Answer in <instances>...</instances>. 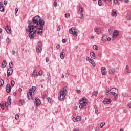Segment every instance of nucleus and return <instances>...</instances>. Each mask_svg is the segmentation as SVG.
Here are the masks:
<instances>
[{
  "label": "nucleus",
  "instance_id": "de8ad7c7",
  "mask_svg": "<svg viewBox=\"0 0 131 131\" xmlns=\"http://www.w3.org/2000/svg\"><path fill=\"white\" fill-rule=\"evenodd\" d=\"M54 7H57L58 6V3H57V2H54V4H53Z\"/></svg>",
  "mask_w": 131,
  "mask_h": 131
},
{
  "label": "nucleus",
  "instance_id": "e2e57ef3",
  "mask_svg": "<svg viewBox=\"0 0 131 131\" xmlns=\"http://www.w3.org/2000/svg\"><path fill=\"white\" fill-rule=\"evenodd\" d=\"M107 41H110L111 40V38H110V37H107Z\"/></svg>",
  "mask_w": 131,
  "mask_h": 131
},
{
  "label": "nucleus",
  "instance_id": "58836bf2",
  "mask_svg": "<svg viewBox=\"0 0 131 131\" xmlns=\"http://www.w3.org/2000/svg\"><path fill=\"white\" fill-rule=\"evenodd\" d=\"M105 122H103V123H101L100 124V128H103V126H104V125H105Z\"/></svg>",
  "mask_w": 131,
  "mask_h": 131
},
{
  "label": "nucleus",
  "instance_id": "f8f14e48",
  "mask_svg": "<svg viewBox=\"0 0 131 131\" xmlns=\"http://www.w3.org/2000/svg\"><path fill=\"white\" fill-rule=\"evenodd\" d=\"M108 37V35H102V40L104 42H106V41H107V38Z\"/></svg>",
  "mask_w": 131,
  "mask_h": 131
},
{
  "label": "nucleus",
  "instance_id": "ddd939ff",
  "mask_svg": "<svg viewBox=\"0 0 131 131\" xmlns=\"http://www.w3.org/2000/svg\"><path fill=\"white\" fill-rule=\"evenodd\" d=\"M116 36H118V31L115 30L113 33V38H115Z\"/></svg>",
  "mask_w": 131,
  "mask_h": 131
},
{
  "label": "nucleus",
  "instance_id": "6e6d98bb",
  "mask_svg": "<svg viewBox=\"0 0 131 131\" xmlns=\"http://www.w3.org/2000/svg\"><path fill=\"white\" fill-rule=\"evenodd\" d=\"M57 31H60L61 30V28L60 27H58L57 28Z\"/></svg>",
  "mask_w": 131,
  "mask_h": 131
},
{
  "label": "nucleus",
  "instance_id": "f704fd0d",
  "mask_svg": "<svg viewBox=\"0 0 131 131\" xmlns=\"http://www.w3.org/2000/svg\"><path fill=\"white\" fill-rule=\"evenodd\" d=\"M11 85L13 87L15 85V81L12 80L11 82Z\"/></svg>",
  "mask_w": 131,
  "mask_h": 131
},
{
  "label": "nucleus",
  "instance_id": "a211bd4d",
  "mask_svg": "<svg viewBox=\"0 0 131 131\" xmlns=\"http://www.w3.org/2000/svg\"><path fill=\"white\" fill-rule=\"evenodd\" d=\"M112 16L114 17H116L117 16V13H116V10L115 9H113L112 12Z\"/></svg>",
  "mask_w": 131,
  "mask_h": 131
},
{
  "label": "nucleus",
  "instance_id": "4c0bfd02",
  "mask_svg": "<svg viewBox=\"0 0 131 131\" xmlns=\"http://www.w3.org/2000/svg\"><path fill=\"white\" fill-rule=\"evenodd\" d=\"M9 68H12L13 67V62H10L9 64Z\"/></svg>",
  "mask_w": 131,
  "mask_h": 131
},
{
  "label": "nucleus",
  "instance_id": "72a5a7b5",
  "mask_svg": "<svg viewBox=\"0 0 131 131\" xmlns=\"http://www.w3.org/2000/svg\"><path fill=\"white\" fill-rule=\"evenodd\" d=\"M93 50H98V47L97 46V45H94L93 46Z\"/></svg>",
  "mask_w": 131,
  "mask_h": 131
},
{
  "label": "nucleus",
  "instance_id": "69168bd1",
  "mask_svg": "<svg viewBox=\"0 0 131 131\" xmlns=\"http://www.w3.org/2000/svg\"><path fill=\"white\" fill-rule=\"evenodd\" d=\"M56 49H60V45L58 44L56 46Z\"/></svg>",
  "mask_w": 131,
  "mask_h": 131
},
{
  "label": "nucleus",
  "instance_id": "5fc2aeb1",
  "mask_svg": "<svg viewBox=\"0 0 131 131\" xmlns=\"http://www.w3.org/2000/svg\"><path fill=\"white\" fill-rule=\"evenodd\" d=\"M46 63H49V58L46 57Z\"/></svg>",
  "mask_w": 131,
  "mask_h": 131
},
{
  "label": "nucleus",
  "instance_id": "423d86ee",
  "mask_svg": "<svg viewBox=\"0 0 131 131\" xmlns=\"http://www.w3.org/2000/svg\"><path fill=\"white\" fill-rule=\"evenodd\" d=\"M110 93L114 96L115 100H117V96H118V90L116 88H112L110 89Z\"/></svg>",
  "mask_w": 131,
  "mask_h": 131
},
{
  "label": "nucleus",
  "instance_id": "2f4dec72",
  "mask_svg": "<svg viewBox=\"0 0 131 131\" xmlns=\"http://www.w3.org/2000/svg\"><path fill=\"white\" fill-rule=\"evenodd\" d=\"M8 102H9V105H11V103H12V101L11 100V96H8Z\"/></svg>",
  "mask_w": 131,
  "mask_h": 131
},
{
  "label": "nucleus",
  "instance_id": "0eeeda50",
  "mask_svg": "<svg viewBox=\"0 0 131 131\" xmlns=\"http://www.w3.org/2000/svg\"><path fill=\"white\" fill-rule=\"evenodd\" d=\"M6 90L7 93H8V94L11 93V91H12V88H11V85H10V84H7L6 85Z\"/></svg>",
  "mask_w": 131,
  "mask_h": 131
},
{
  "label": "nucleus",
  "instance_id": "8fccbe9b",
  "mask_svg": "<svg viewBox=\"0 0 131 131\" xmlns=\"http://www.w3.org/2000/svg\"><path fill=\"white\" fill-rule=\"evenodd\" d=\"M0 106H1V109H4V104H2V103H1Z\"/></svg>",
  "mask_w": 131,
  "mask_h": 131
},
{
  "label": "nucleus",
  "instance_id": "49530a36",
  "mask_svg": "<svg viewBox=\"0 0 131 131\" xmlns=\"http://www.w3.org/2000/svg\"><path fill=\"white\" fill-rule=\"evenodd\" d=\"M92 59L90 58V57L86 56V61H88V62H89Z\"/></svg>",
  "mask_w": 131,
  "mask_h": 131
},
{
  "label": "nucleus",
  "instance_id": "6e6552de",
  "mask_svg": "<svg viewBox=\"0 0 131 131\" xmlns=\"http://www.w3.org/2000/svg\"><path fill=\"white\" fill-rule=\"evenodd\" d=\"M13 74V69L12 68H9L7 70V77H9V76H11Z\"/></svg>",
  "mask_w": 131,
  "mask_h": 131
},
{
  "label": "nucleus",
  "instance_id": "4468645a",
  "mask_svg": "<svg viewBox=\"0 0 131 131\" xmlns=\"http://www.w3.org/2000/svg\"><path fill=\"white\" fill-rule=\"evenodd\" d=\"M101 70L102 75H106V71H105V70H106V68H105V67H102L101 68Z\"/></svg>",
  "mask_w": 131,
  "mask_h": 131
},
{
  "label": "nucleus",
  "instance_id": "0e129e2a",
  "mask_svg": "<svg viewBox=\"0 0 131 131\" xmlns=\"http://www.w3.org/2000/svg\"><path fill=\"white\" fill-rule=\"evenodd\" d=\"M94 129H95V131H99V128H98V127H95L94 128Z\"/></svg>",
  "mask_w": 131,
  "mask_h": 131
},
{
  "label": "nucleus",
  "instance_id": "6ab92c4d",
  "mask_svg": "<svg viewBox=\"0 0 131 131\" xmlns=\"http://www.w3.org/2000/svg\"><path fill=\"white\" fill-rule=\"evenodd\" d=\"M90 57H91L92 59H96V55L94 52H90Z\"/></svg>",
  "mask_w": 131,
  "mask_h": 131
},
{
  "label": "nucleus",
  "instance_id": "f03ea898",
  "mask_svg": "<svg viewBox=\"0 0 131 131\" xmlns=\"http://www.w3.org/2000/svg\"><path fill=\"white\" fill-rule=\"evenodd\" d=\"M67 95V86H64L59 92L58 99L59 101H63Z\"/></svg>",
  "mask_w": 131,
  "mask_h": 131
},
{
  "label": "nucleus",
  "instance_id": "4d7b16f0",
  "mask_svg": "<svg viewBox=\"0 0 131 131\" xmlns=\"http://www.w3.org/2000/svg\"><path fill=\"white\" fill-rule=\"evenodd\" d=\"M7 4H8V1L5 0V1H4V5H7Z\"/></svg>",
  "mask_w": 131,
  "mask_h": 131
},
{
  "label": "nucleus",
  "instance_id": "2eb2a0df",
  "mask_svg": "<svg viewBox=\"0 0 131 131\" xmlns=\"http://www.w3.org/2000/svg\"><path fill=\"white\" fill-rule=\"evenodd\" d=\"M109 74L113 75L115 73V69L114 68H112L109 70Z\"/></svg>",
  "mask_w": 131,
  "mask_h": 131
},
{
  "label": "nucleus",
  "instance_id": "393cba45",
  "mask_svg": "<svg viewBox=\"0 0 131 131\" xmlns=\"http://www.w3.org/2000/svg\"><path fill=\"white\" fill-rule=\"evenodd\" d=\"M4 85V80L3 79H0V86H3Z\"/></svg>",
  "mask_w": 131,
  "mask_h": 131
},
{
  "label": "nucleus",
  "instance_id": "7ed1b4c3",
  "mask_svg": "<svg viewBox=\"0 0 131 131\" xmlns=\"http://www.w3.org/2000/svg\"><path fill=\"white\" fill-rule=\"evenodd\" d=\"M79 108L80 109H82V108H84L86 105H88V102H86V99L85 97L82 98L80 99L79 101Z\"/></svg>",
  "mask_w": 131,
  "mask_h": 131
},
{
  "label": "nucleus",
  "instance_id": "bf43d9fd",
  "mask_svg": "<svg viewBox=\"0 0 131 131\" xmlns=\"http://www.w3.org/2000/svg\"><path fill=\"white\" fill-rule=\"evenodd\" d=\"M47 100L49 103H51V98L50 97H48Z\"/></svg>",
  "mask_w": 131,
  "mask_h": 131
},
{
  "label": "nucleus",
  "instance_id": "a18cd8bd",
  "mask_svg": "<svg viewBox=\"0 0 131 131\" xmlns=\"http://www.w3.org/2000/svg\"><path fill=\"white\" fill-rule=\"evenodd\" d=\"M95 108V113L96 114H98L99 113V111L98 110V108L97 107H94Z\"/></svg>",
  "mask_w": 131,
  "mask_h": 131
},
{
  "label": "nucleus",
  "instance_id": "412c9836",
  "mask_svg": "<svg viewBox=\"0 0 131 131\" xmlns=\"http://www.w3.org/2000/svg\"><path fill=\"white\" fill-rule=\"evenodd\" d=\"M33 76L34 78L37 77V76H38V75L37 74V72H36V71L34 70V71L33 72Z\"/></svg>",
  "mask_w": 131,
  "mask_h": 131
},
{
  "label": "nucleus",
  "instance_id": "c9c22d12",
  "mask_svg": "<svg viewBox=\"0 0 131 131\" xmlns=\"http://www.w3.org/2000/svg\"><path fill=\"white\" fill-rule=\"evenodd\" d=\"M9 104H10V102H9V101H8L7 102H5L4 105L5 106V107H9Z\"/></svg>",
  "mask_w": 131,
  "mask_h": 131
},
{
  "label": "nucleus",
  "instance_id": "9d476101",
  "mask_svg": "<svg viewBox=\"0 0 131 131\" xmlns=\"http://www.w3.org/2000/svg\"><path fill=\"white\" fill-rule=\"evenodd\" d=\"M5 30L6 31V32L7 33H11V32H12V30H11V27H10V26H7L6 27H5Z\"/></svg>",
  "mask_w": 131,
  "mask_h": 131
},
{
  "label": "nucleus",
  "instance_id": "c756f323",
  "mask_svg": "<svg viewBox=\"0 0 131 131\" xmlns=\"http://www.w3.org/2000/svg\"><path fill=\"white\" fill-rule=\"evenodd\" d=\"M0 11L1 12L5 11V7L4 6H0Z\"/></svg>",
  "mask_w": 131,
  "mask_h": 131
},
{
  "label": "nucleus",
  "instance_id": "603ef678",
  "mask_svg": "<svg viewBox=\"0 0 131 131\" xmlns=\"http://www.w3.org/2000/svg\"><path fill=\"white\" fill-rule=\"evenodd\" d=\"M12 55H15L16 54V51L15 50H13L11 52Z\"/></svg>",
  "mask_w": 131,
  "mask_h": 131
},
{
  "label": "nucleus",
  "instance_id": "a878e982",
  "mask_svg": "<svg viewBox=\"0 0 131 131\" xmlns=\"http://www.w3.org/2000/svg\"><path fill=\"white\" fill-rule=\"evenodd\" d=\"M38 47H40V48H41L42 47V42L41 41H39L38 42Z\"/></svg>",
  "mask_w": 131,
  "mask_h": 131
},
{
  "label": "nucleus",
  "instance_id": "5701e85b",
  "mask_svg": "<svg viewBox=\"0 0 131 131\" xmlns=\"http://www.w3.org/2000/svg\"><path fill=\"white\" fill-rule=\"evenodd\" d=\"M7 66V61L6 60H4L3 63H2V67L3 68H5Z\"/></svg>",
  "mask_w": 131,
  "mask_h": 131
},
{
  "label": "nucleus",
  "instance_id": "473e14b6",
  "mask_svg": "<svg viewBox=\"0 0 131 131\" xmlns=\"http://www.w3.org/2000/svg\"><path fill=\"white\" fill-rule=\"evenodd\" d=\"M47 75H48V80H51V74H50V73H47Z\"/></svg>",
  "mask_w": 131,
  "mask_h": 131
},
{
  "label": "nucleus",
  "instance_id": "9b49d317",
  "mask_svg": "<svg viewBox=\"0 0 131 131\" xmlns=\"http://www.w3.org/2000/svg\"><path fill=\"white\" fill-rule=\"evenodd\" d=\"M94 31L97 33V34H100L101 33V29L99 28H95Z\"/></svg>",
  "mask_w": 131,
  "mask_h": 131
},
{
  "label": "nucleus",
  "instance_id": "dca6fc26",
  "mask_svg": "<svg viewBox=\"0 0 131 131\" xmlns=\"http://www.w3.org/2000/svg\"><path fill=\"white\" fill-rule=\"evenodd\" d=\"M35 105L36 106H39V105H40V100H39V99H35Z\"/></svg>",
  "mask_w": 131,
  "mask_h": 131
},
{
  "label": "nucleus",
  "instance_id": "7c9ffc66",
  "mask_svg": "<svg viewBox=\"0 0 131 131\" xmlns=\"http://www.w3.org/2000/svg\"><path fill=\"white\" fill-rule=\"evenodd\" d=\"M129 66H126V72H127V73H130V72H129Z\"/></svg>",
  "mask_w": 131,
  "mask_h": 131
},
{
  "label": "nucleus",
  "instance_id": "864d4df0",
  "mask_svg": "<svg viewBox=\"0 0 131 131\" xmlns=\"http://www.w3.org/2000/svg\"><path fill=\"white\" fill-rule=\"evenodd\" d=\"M63 43H66V39H63L62 40Z\"/></svg>",
  "mask_w": 131,
  "mask_h": 131
},
{
  "label": "nucleus",
  "instance_id": "052dcab7",
  "mask_svg": "<svg viewBox=\"0 0 131 131\" xmlns=\"http://www.w3.org/2000/svg\"><path fill=\"white\" fill-rule=\"evenodd\" d=\"M4 4H3V2H0V7H4Z\"/></svg>",
  "mask_w": 131,
  "mask_h": 131
},
{
  "label": "nucleus",
  "instance_id": "cd10ccee",
  "mask_svg": "<svg viewBox=\"0 0 131 131\" xmlns=\"http://www.w3.org/2000/svg\"><path fill=\"white\" fill-rule=\"evenodd\" d=\"M77 121H80L81 120V117L80 116H78L76 117Z\"/></svg>",
  "mask_w": 131,
  "mask_h": 131
},
{
  "label": "nucleus",
  "instance_id": "f3484780",
  "mask_svg": "<svg viewBox=\"0 0 131 131\" xmlns=\"http://www.w3.org/2000/svg\"><path fill=\"white\" fill-rule=\"evenodd\" d=\"M36 51L38 54H40L41 53V48L40 47H37L36 48Z\"/></svg>",
  "mask_w": 131,
  "mask_h": 131
},
{
  "label": "nucleus",
  "instance_id": "b1692460",
  "mask_svg": "<svg viewBox=\"0 0 131 131\" xmlns=\"http://www.w3.org/2000/svg\"><path fill=\"white\" fill-rule=\"evenodd\" d=\"M89 62L92 64V66H96V64L95 63V62H94V60L92 59H90Z\"/></svg>",
  "mask_w": 131,
  "mask_h": 131
},
{
  "label": "nucleus",
  "instance_id": "13d9d810",
  "mask_svg": "<svg viewBox=\"0 0 131 131\" xmlns=\"http://www.w3.org/2000/svg\"><path fill=\"white\" fill-rule=\"evenodd\" d=\"M110 93V90L106 91V95H109Z\"/></svg>",
  "mask_w": 131,
  "mask_h": 131
},
{
  "label": "nucleus",
  "instance_id": "774afa93",
  "mask_svg": "<svg viewBox=\"0 0 131 131\" xmlns=\"http://www.w3.org/2000/svg\"><path fill=\"white\" fill-rule=\"evenodd\" d=\"M73 131H79V129H77L76 128H75L73 130Z\"/></svg>",
  "mask_w": 131,
  "mask_h": 131
},
{
  "label": "nucleus",
  "instance_id": "39448f33",
  "mask_svg": "<svg viewBox=\"0 0 131 131\" xmlns=\"http://www.w3.org/2000/svg\"><path fill=\"white\" fill-rule=\"evenodd\" d=\"M36 91V87L32 86V88L29 90L28 92L27 93V96L28 99H32V93L33 92H35Z\"/></svg>",
  "mask_w": 131,
  "mask_h": 131
},
{
  "label": "nucleus",
  "instance_id": "bb28decb",
  "mask_svg": "<svg viewBox=\"0 0 131 131\" xmlns=\"http://www.w3.org/2000/svg\"><path fill=\"white\" fill-rule=\"evenodd\" d=\"M6 41L7 42V43L9 45V43H11V40L10 39V38L7 37L6 39Z\"/></svg>",
  "mask_w": 131,
  "mask_h": 131
},
{
  "label": "nucleus",
  "instance_id": "338daca9",
  "mask_svg": "<svg viewBox=\"0 0 131 131\" xmlns=\"http://www.w3.org/2000/svg\"><path fill=\"white\" fill-rule=\"evenodd\" d=\"M128 106L129 108H130V109H131V103L128 104Z\"/></svg>",
  "mask_w": 131,
  "mask_h": 131
},
{
  "label": "nucleus",
  "instance_id": "09e8293b",
  "mask_svg": "<svg viewBox=\"0 0 131 131\" xmlns=\"http://www.w3.org/2000/svg\"><path fill=\"white\" fill-rule=\"evenodd\" d=\"M39 75L40 76L41 75H42V71L41 70L38 73Z\"/></svg>",
  "mask_w": 131,
  "mask_h": 131
},
{
  "label": "nucleus",
  "instance_id": "f257e3e1",
  "mask_svg": "<svg viewBox=\"0 0 131 131\" xmlns=\"http://www.w3.org/2000/svg\"><path fill=\"white\" fill-rule=\"evenodd\" d=\"M28 24L29 36L31 39L35 37L37 30L38 34L40 35L42 34L43 26H45V20L41 19L39 15H36L34 17L31 21H28Z\"/></svg>",
  "mask_w": 131,
  "mask_h": 131
},
{
  "label": "nucleus",
  "instance_id": "ea45409f",
  "mask_svg": "<svg viewBox=\"0 0 131 131\" xmlns=\"http://www.w3.org/2000/svg\"><path fill=\"white\" fill-rule=\"evenodd\" d=\"M66 18H69L70 17V13H66L65 14Z\"/></svg>",
  "mask_w": 131,
  "mask_h": 131
},
{
  "label": "nucleus",
  "instance_id": "aec40b11",
  "mask_svg": "<svg viewBox=\"0 0 131 131\" xmlns=\"http://www.w3.org/2000/svg\"><path fill=\"white\" fill-rule=\"evenodd\" d=\"M60 57L63 60V59H64V58H65V52H62L60 53Z\"/></svg>",
  "mask_w": 131,
  "mask_h": 131
},
{
  "label": "nucleus",
  "instance_id": "680f3d73",
  "mask_svg": "<svg viewBox=\"0 0 131 131\" xmlns=\"http://www.w3.org/2000/svg\"><path fill=\"white\" fill-rule=\"evenodd\" d=\"M98 56L101 58V57L102 56V53L101 52H100L98 54Z\"/></svg>",
  "mask_w": 131,
  "mask_h": 131
},
{
  "label": "nucleus",
  "instance_id": "c85d7f7f",
  "mask_svg": "<svg viewBox=\"0 0 131 131\" xmlns=\"http://www.w3.org/2000/svg\"><path fill=\"white\" fill-rule=\"evenodd\" d=\"M98 92L97 91H94L93 94H92V96H95V97H97V96H98Z\"/></svg>",
  "mask_w": 131,
  "mask_h": 131
},
{
  "label": "nucleus",
  "instance_id": "3c124183",
  "mask_svg": "<svg viewBox=\"0 0 131 131\" xmlns=\"http://www.w3.org/2000/svg\"><path fill=\"white\" fill-rule=\"evenodd\" d=\"M18 13V8H16L15 10V15H17V13Z\"/></svg>",
  "mask_w": 131,
  "mask_h": 131
},
{
  "label": "nucleus",
  "instance_id": "1a4fd4ad",
  "mask_svg": "<svg viewBox=\"0 0 131 131\" xmlns=\"http://www.w3.org/2000/svg\"><path fill=\"white\" fill-rule=\"evenodd\" d=\"M103 104H111V99L110 98H107L104 99V100L103 101Z\"/></svg>",
  "mask_w": 131,
  "mask_h": 131
},
{
  "label": "nucleus",
  "instance_id": "37998d69",
  "mask_svg": "<svg viewBox=\"0 0 131 131\" xmlns=\"http://www.w3.org/2000/svg\"><path fill=\"white\" fill-rule=\"evenodd\" d=\"M19 102H20V103H21V105H24V104H25L24 100L20 99L19 100Z\"/></svg>",
  "mask_w": 131,
  "mask_h": 131
},
{
  "label": "nucleus",
  "instance_id": "e433bc0d",
  "mask_svg": "<svg viewBox=\"0 0 131 131\" xmlns=\"http://www.w3.org/2000/svg\"><path fill=\"white\" fill-rule=\"evenodd\" d=\"M98 4L100 7L102 6V0H98Z\"/></svg>",
  "mask_w": 131,
  "mask_h": 131
},
{
  "label": "nucleus",
  "instance_id": "20e7f679",
  "mask_svg": "<svg viewBox=\"0 0 131 131\" xmlns=\"http://www.w3.org/2000/svg\"><path fill=\"white\" fill-rule=\"evenodd\" d=\"M69 32L70 34H72L74 37H76L79 32V31L75 28L72 27L69 30Z\"/></svg>",
  "mask_w": 131,
  "mask_h": 131
},
{
  "label": "nucleus",
  "instance_id": "4be33fe9",
  "mask_svg": "<svg viewBox=\"0 0 131 131\" xmlns=\"http://www.w3.org/2000/svg\"><path fill=\"white\" fill-rule=\"evenodd\" d=\"M78 11H79V12H81V13H82V12H83V8L80 7V6H78V9H77Z\"/></svg>",
  "mask_w": 131,
  "mask_h": 131
},
{
  "label": "nucleus",
  "instance_id": "c03bdc74",
  "mask_svg": "<svg viewBox=\"0 0 131 131\" xmlns=\"http://www.w3.org/2000/svg\"><path fill=\"white\" fill-rule=\"evenodd\" d=\"M15 119H16V120H18V119H19V115H18V114L15 115Z\"/></svg>",
  "mask_w": 131,
  "mask_h": 131
},
{
  "label": "nucleus",
  "instance_id": "a19ab883",
  "mask_svg": "<svg viewBox=\"0 0 131 131\" xmlns=\"http://www.w3.org/2000/svg\"><path fill=\"white\" fill-rule=\"evenodd\" d=\"M114 3L115 5H118V0H114Z\"/></svg>",
  "mask_w": 131,
  "mask_h": 131
},
{
  "label": "nucleus",
  "instance_id": "79ce46f5",
  "mask_svg": "<svg viewBox=\"0 0 131 131\" xmlns=\"http://www.w3.org/2000/svg\"><path fill=\"white\" fill-rule=\"evenodd\" d=\"M80 18V19H83V18H84V16L83 15V14H82V12H81Z\"/></svg>",
  "mask_w": 131,
  "mask_h": 131
}]
</instances>
